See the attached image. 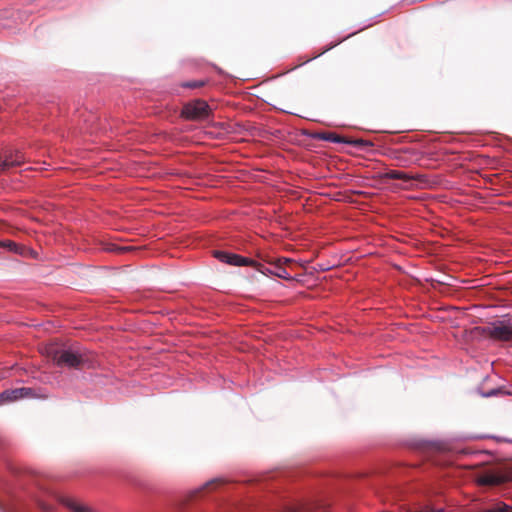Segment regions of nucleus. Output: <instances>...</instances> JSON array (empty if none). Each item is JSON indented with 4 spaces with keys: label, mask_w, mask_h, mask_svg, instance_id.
<instances>
[{
    "label": "nucleus",
    "mask_w": 512,
    "mask_h": 512,
    "mask_svg": "<svg viewBox=\"0 0 512 512\" xmlns=\"http://www.w3.org/2000/svg\"><path fill=\"white\" fill-rule=\"evenodd\" d=\"M62 503L72 512H96L91 507L77 502L74 499L63 498Z\"/></svg>",
    "instance_id": "9d476101"
},
{
    "label": "nucleus",
    "mask_w": 512,
    "mask_h": 512,
    "mask_svg": "<svg viewBox=\"0 0 512 512\" xmlns=\"http://www.w3.org/2000/svg\"><path fill=\"white\" fill-rule=\"evenodd\" d=\"M488 334L496 340L510 341L512 340V327L503 322H497L488 327Z\"/></svg>",
    "instance_id": "39448f33"
},
{
    "label": "nucleus",
    "mask_w": 512,
    "mask_h": 512,
    "mask_svg": "<svg viewBox=\"0 0 512 512\" xmlns=\"http://www.w3.org/2000/svg\"><path fill=\"white\" fill-rule=\"evenodd\" d=\"M384 177L387 179H397L403 181L417 180L419 182H425L426 176L422 174L410 175L403 171L399 170H389L384 174Z\"/></svg>",
    "instance_id": "6e6552de"
},
{
    "label": "nucleus",
    "mask_w": 512,
    "mask_h": 512,
    "mask_svg": "<svg viewBox=\"0 0 512 512\" xmlns=\"http://www.w3.org/2000/svg\"><path fill=\"white\" fill-rule=\"evenodd\" d=\"M207 84L206 80H194V81H187L182 83V87L184 88H190V89H197L205 86Z\"/></svg>",
    "instance_id": "4468645a"
},
{
    "label": "nucleus",
    "mask_w": 512,
    "mask_h": 512,
    "mask_svg": "<svg viewBox=\"0 0 512 512\" xmlns=\"http://www.w3.org/2000/svg\"><path fill=\"white\" fill-rule=\"evenodd\" d=\"M38 507L42 511H44V512H49L52 509L51 506H49V505H47V504H45L44 502H41V501L38 502Z\"/></svg>",
    "instance_id": "6ab92c4d"
},
{
    "label": "nucleus",
    "mask_w": 512,
    "mask_h": 512,
    "mask_svg": "<svg viewBox=\"0 0 512 512\" xmlns=\"http://www.w3.org/2000/svg\"><path fill=\"white\" fill-rule=\"evenodd\" d=\"M213 255L215 258L220 260L221 262L227 263L233 266H254L258 271L263 272L261 267L262 265L256 263L250 258L243 257L241 255L230 253L226 251H214Z\"/></svg>",
    "instance_id": "7ed1b4c3"
},
{
    "label": "nucleus",
    "mask_w": 512,
    "mask_h": 512,
    "mask_svg": "<svg viewBox=\"0 0 512 512\" xmlns=\"http://www.w3.org/2000/svg\"><path fill=\"white\" fill-rule=\"evenodd\" d=\"M50 357L57 366L74 369H82L89 363L87 354L72 348H59L51 345L46 349Z\"/></svg>",
    "instance_id": "f257e3e1"
},
{
    "label": "nucleus",
    "mask_w": 512,
    "mask_h": 512,
    "mask_svg": "<svg viewBox=\"0 0 512 512\" xmlns=\"http://www.w3.org/2000/svg\"><path fill=\"white\" fill-rule=\"evenodd\" d=\"M30 388H16L11 390H5L0 394V404L4 402H12L21 398H25L31 395Z\"/></svg>",
    "instance_id": "0eeeda50"
},
{
    "label": "nucleus",
    "mask_w": 512,
    "mask_h": 512,
    "mask_svg": "<svg viewBox=\"0 0 512 512\" xmlns=\"http://www.w3.org/2000/svg\"><path fill=\"white\" fill-rule=\"evenodd\" d=\"M317 139L332 142V143H344L349 144L358 148L371 147L373 144L364 139H351L341 136L335 132H321L316 135Z\"/></svg>",
    "instance_id": "20e7f679"
},
{
    "label": "nucleus",
    "mask_w": 512,
    "mask_h": 512,
    "mask_svg": "<svg viewBox=\"0 0 512 512\" xmlns=\"http://www.w3.org/2000/svg\"><path fill=\"white\" fill-rule=\"evenodd\" d=\"M508 393L503 388L492 389L482 394L483 397H492L498 395H507Z\"/></svg>",
    "instance_id": "f3484780"
},
{
    "label": "nucleus",
    "mask_w": 512,
    "mask_h": 512,
    "mask_svg": "<svg viewBox=\"0 0 512 512\" xmlns=\"http://www.w3.org/2000/svg\"><path fill=\"white\" fill-rule=\"evenodd\" d=\"M218 482H219V480H217V479L216 480H212V481L206 483L205 487L206 488L212 487V486L216 485Z\"/></svg>",
    "instance_id": "aec40b11"
},
{
    "label": "nucleus",
    "mask_w": 512,
    "mask_h": 512,
    "mask_svg": "<svg viewBox=\"0 0 512 512\" xmlns=\"http://www.w3.org/2000/svg\"><path fill=\"white\" fill-rule=\"evenodd\" d=\"M483 512H512V507L500 502Z\"/></svg>",
    "instance_id": "ddd939ff"
},
{
    "label": "nucleus",
    "mask_w": 512,
    "mask_h": 512,
    "mask_svg": "<svg viewBox=\"0 0 512 512\" xmlns=\"http://www.w3.org/2000/svg\"><path fill=\"white\" fill-rule=\"evenodd\" d=\"M501 482L500 478L495 475H487L483 477L482 483L486 485H497Z\"/></svg>",
    "instance_id": "dca6fc26"
},
{
    "label": "nucleus",
    "mask_w": 512,
    "mask_h": 512,
    "mask_svg": "<svg viewBox=\"0 0 512 512\" xmlns=\"http://www.w3.org/2000/svg\"><path fill=\"white\" fill-rule=\"evenodd\" d=\"M211 108L204 100L197 99L183 106L181 116L187 120L202 121L209 118Z\"/></svg>",
    "instance_id": "f03ea898"
},
{
    "label": "nucleus",
    "mask_w": 512,
    "mask_h": 512,
    "mask_svg": "<svg viewBox=\"0 0 512 512\" xmlns=\"http://www.w3.org/2000/svg\"><path fill=\"white\" fill-rule=\"evenodd\" d=\"M10 168L9 163L7 161V154L4 159L0 158V172Z\"/></svg>",
    "instance_id": "a211bd4d"
},
{
    "label": "nucleus",
    "mask_w": 512,
    "mask_h": 512,
    "mask_svg": "<svg viewBox=\"0 0 512 512\" xmlns=\"http://www.w3.org/2000/svg\"><path fill=\"white\" fill-rule=\"evenodd\" d=\"M0 248H7L8 250L13 251L15 253H21L18 245L15 242L10 241V240H6V241L0 240Z\"/></svg>",
    "instance_id": "2eb2a0df"
},
{
    "label": "nucleus",
    "mask_w": 512,
    "mask_h": 512,
    "mask_svg": "<svg viewBox=\"0 0 512 512\" xmlns=\"http://www.w3.org/2000/svg\"><path fill=\"white\" fill-rule=\"evenodd\" d=\"M7 161L10 167L20 166L25 162L24 154L20 151L7 154Z\"/></svg>",
    "instance_id": "9b49d317"
},
{
    "label": "nucleus",
    "mask_w": 512,
    "mask_h": 512,
    "mask_svg": "<svg viewBox=\"0 0 512 512\" xmlns=\"http://www.w3.org/2000/svg\"><path fill=\"white\" fill-rule=\"evenodd\" d=\"M136 249L137 248L134 246H119V245L113 244V243H107L104 246V250H106L108 252H115V253H126V252H130V251H134Z\"/></svg>",
    "instance_id": "f8f14e48"
},
{
    "label": "nucleus",
    "mask_w": 512,
    "mask_h": 512,
    "mask_svg": "<svg viewBox=\"0 0 512 512\" xmlns=\"http://www.w3.org/2000/svg\"><path fill=\"white\" fill-rule=\"evenodd\" d=\"M266 262L271 263L275 265V271L273 272L277 277L283 278V279H290V274L286 271V269L283 267L284 263L290 262V259L287 258H276L274 260L267 258L265 259Z\"/></svg>",
    "instance_id": "1a4fd4ad"
},
{
    "label": "nucleus",
    "mask_w": 512,
    "mask_h": 512,
    "mask_svg": "<svg viewBox=\"0 0 512 512\" xmlns=\"http://www.w3.org/2000/svg\"><path fill=\"white\" fill-rule=\"evenodd\" d=\"M327 507L320 502H297L286 507L287 512H326Z\"/></svg>",
    "instance_id": "423d86ee"
}]
</instances>
